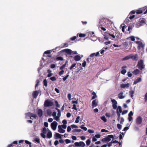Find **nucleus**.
Here are the masks:
<instances>
[{
	"mask_svg": "<svg viewBox=\"0 0 147 147\" xmlns=\"http://www.w3.org/2000/svg\"><path fill=\"white\" fill-rule=\"evenodd\" d=\"M109 36L112 37V39L113 40H114L115 38V36L114 35V34H110V32L109 31L106 32L104 33V38L107 40L109 39Z\"/></svg>",
	"mask_w": 147,
	"mask_h": 147,
	"instance_id": "obj_1",
	"label": "nucleus"
},
{
	"mask_svg": "<svg viewBox=\"0 0 147 147\" xmlns=\"http://www.w3.org/2000/svg\"><path fill=\"white\" fill-rule=\"evenodd\" d=\"M136 44H138L137 48L138 50H140L141 48H142L143 50L144 49V47L145 45L144 43H143L142 41L141 40L140 41H136Z\"/></svg>",
	"mask_w": 147,
	"mask_h": 147,
	"instance_id": "obj_2",
	"label": "nucleus"
},
{
	"mask_svg": "<svg viewBox=\"0 0 147 147\" xmlns=\"http://www.w3.org/2000/svg\"><path fill=\"white\" fill-rule=\"evenodd\" d=\"M144 11H145L144 13V14H146L147 13V7H145L139 9L136 11V13L137 14H140L142 13Z\"/></svg>",
	"mask_w": 147,
	"mask_h": 147,
	"instance_id": "obj_3",
	"label": "nucleus"
},
{
	"mask_svg": "<svg viewBox=\"0 0 147 147\" xmlns=\"http://www.w3.org/2000/svg\"><path fill=\"white\" fill-rule=\"evenodd\" d=\"M107 21V20L105 19H100L99 21V26H104L105 28H106Z\"/></svg>",
	"mask_w": 147,
	"mask_h": 147,
	"instance_id": "obj_4",
	"label": "nucleus"
},
{
	"mask_svg": "<svg viewBox=\"0 0 147 147\" xmlns=\"http://www.w3.org/2000/svg\"><path fill=\"white\" fill-rule=\"evenodd\" d=\"M137 66L140 70H142L144 68L145 65L143 63V60L141 59L138 62Z\"/></svg>",
	"mask_w": 147,
	"mask_h": 147,
	"instance_id": "obj_5",
	"label": "nucleus"
},
{
	"mask_svg": "<svg viewBox=\"0 0 147 147\" xmlns=\"http://www.w3.org/2000/svg\"><path fill=\"white\" fill-rule=\"evenodd\" d=\"M53 102L51 100H46L44 102V105L45 107H51L53 105Z\"/></svg>",
	"mask_w": 147,
	"mask_h": 147,
	"instance_id": "obj_6",
	"label": "nucleus"
},
{
	"mask_svg": "<svg viewBox=\"0 0 147 147\" xmlns=\"http://www.w3.org/2000/svg\"><path fill=\"white\" fill-rule=\"evenodd\" d=\"M85 146V143L81 141L78 142H76L74 143V146L84 147Z\"/></svg>",
	"mask_w": 147,
	"mask_h": 147,
	"instance_id": "obj_7",
	"label": "nucleus"
},
{
	"mask_svg": "<svg viewBox=\"0 0 147 147\" xmlns=\"http://www.w3.org/2000/svg\"><path fill=\"white\" fill-rule=\"evenodd\" d=\"M57 124V123L56 121H54L51 123V128L53 130H56Z\"/></svg>",
	"mask_w": 147,
	"mask_h": 147,
	"instance_id": "obj_8",
	"label": "nucleus"
},
{
	"mask_svg": "<svg viewBox=\"0 0 147 147\" xmlns=\"http://www.w3.org/2000/svg\"><path fill=\"white\" fill-rule=\"evenodd\" d=\"M142 122V118L140 116L138 117L136 119V123L137 125L140 124Z\"/></svg>",
	"mask_w": 147,
	"mask_h": 147,
	"instance_id": "obj_9",
	"label": "nucleus"
},
{
	"mask_svg": "<svg viewBox=\"0 0 147 147\" xmlns=\"http://www.w3.org/2000/svg\"><path fill=\"white\" fill-rule=\"evenodd\" d=\"M111 101L112 103V107L114 109H116L117 108V101L115 99H112L111 100Z\"/></svg>",
	"mask_w": 147,
	"mask_h": 147,
	"instance_id": "obj_10",
	"label": "nucleus"
},
{
	"mask_svg": "<svg viewBox=\"0 0 147 147\" xmlns=\"http://www.w3.org/2000/svg\"><path fill=\"white\" fill-rule=\"evenodd\" d=\"M42 60H41L40 61V67H38V72L44 66L43 65V63L45 62V60L43 58H42Z\"/></svg>",
	"mask_w": 147,
	"mask_h": 147,
	"instance_id": "obj_11",
	"label": "nucleus"
},
{
	"mask_svg": "<svg viewBox=\"0 0 147 147\" xmlns=\"http://www.w3.org/2000/svg\"><path fill=\"white\" fill-rule=\"evenodd\" d=\"M130 58L133 60L137 61L138 59V55L137 54H136L134 55H130Z\"/></svg>",
	"mask_w": 147,
	"mask_h": 147,
	"instance_id": "obj_12",
	"label": "nucleus"
},
{
	"mask_svg": "<svg viewBox=\"0 0 147 147\" xmlns=\"http://www.w3.org/2000/svg\"><path fill=\"white\" fill-rule=\"evenodd\" d=\"M61 136H63V135L57 133H55V134L54 135V138L55 139H57L59 138H61Z\"/></svg>",
	"mask_w": 147,
	"mask_h": 147,
	"instance_id": "obj_13",
	"label": "nucleus"
},
{
	"mask_svg": "<svg viewBox=\"0 0 147 147\" xmlns=\"http://www.w3.org/2000/svg\"><path fill=\"white\" fill-rule=\"evenodd\" d=\"M38 93L39 92L37 91H35L33 92L32 94L33 97L34 98H36L38 94Z\"/></svg>",
	"mask_w": 147,
	"mask_h": 147,
	"instance_id": "obj_14",
	"label": "nucleus"
},
{
	"mask_svg": "<svg viewBox=\"0 0 147 147\" xmlns=\"http://www.w3.org/2000/svg\"><path fill=\"white\" fill-rule=\"evenodd\" d=\"M64 51L68 54L71 55L72 54V51L69 49H65L64 50Z\"/></svg>",
	"mask_w": 147,
	"mask_h": 147,
	"instance_id": "obj_15",
	"label": "nucleus"
},
{
	"mask_svg": "<svg viewBox=\"0 0 147 147\" xmlns=\"http://www.w3.org/2000/svg\"><path fill=\"white\" fill-rule=\"evenodd\" d=\"M107 142H109L111 140V138H114V136L112 135H109L105 137Z\"/></svg>",
	"mask_w": 147,
	"mask_h": 147,
	"instance_id": "obj_16",
	"label": "nucleus"
},
{
	"mask_svg": "<svg viewBox=\"0 0 147 147\" xmlns=\"http://www.w3.org/2000/svg\"><path fill=\"white\" fill-rule=\"evenodd\" d=\"M98 102V100L95 99L92 101V108L93 107H96L97 105V102Z\"/></svg>",
	"mask_w": 147,
	"mask_h": 147,
	"instance_id": "obj_17",
	"label": "nucleus"
},
{
	"mask_svg": "<svg viewBox=\"0 0 147 147\" xmlns=\"http://www.w3.org/2000/svg\"><path fill=\"white\" fill-rule=\"evenodd\" d=\"M42 111L41 109H39L38 110V115L39 117H41L42 115Z\"/></svg>",
	"mask_w": 147,
	"mask_h": 147,
	"instance_id": "obj_18",
	"label": "nucleus"
},
{
	"mask_svg": "<svg viewBox=\"0 0 147 147\" xmlns=\"http://www.w3.org/2000/svg\"><path fill=\"white\" fill-rule=\"evenodd\" d=\"M141 78H139L135 80L134 82V84H136L137 83L140 82L141 81Z\"/></svg>",
	"mask_w": 147,
	"mask_h": 147,
	"instance_id": "obj_19",
	"label": "nucleus"
},
{
	"mask_svg": "<svg viewBox=\"0 0 147 147\" xmlns=\"http://www.w3.org/2000/svg\"><path fill=\"white\" fill-rule=\"evenodd\" d=\"M74 59L75 61H78L81 59V57L79 55H76L74 57Z\"/></svg>",
	"mask_w": 147,
	"mask_h": 147,
	"instance_id": "obj_20",
	"label": "nucleus"
},
{
	"mask_svg": "<svg viewBox=\"0 0 147 147\" xmlns=\"http://www.w3.org/2000/svg\"><path fill=\"white\" fill-rule=\"evenodd\" d=\"M129 86V84H123L121 85V88H128Z\"/></svg>",
	"mask_w": 147,
	"mask_h": 147,
	"instance_id": "obj_21",
	"label": "nucleus"
},
{
	"mask_svg": "<svg viewBox=\"0 0 147 147\" xmlns=\"http://www.w3.org/2000/svg\"><path fill=\"white\" fill-rule=\"evenodd\" d=\"M47 138H50L52 137V133L51 131L49 130L47 133Z\"/></svg>",
	"mask_w": 147,
	"mask_h": 147,
	"instance_id": "obj_22",
	"label": "nucleus"
},
{
	"mask_svg": "<svg viewBox=\"0 0 147 147\" xmlns=\"http://www.w3.org/2000/svg\"><path fill=\"white\" fill-rule=\"evenodd\" d=\"M123 93L122 92H120L118 94V96L120 99H123L124 98V96H123Z\"/></svg>",
	"mask_w": 147,
	"mask_h": 147,
	"instance_id": "obj_23",
	"label": "nucleus"
},
{
	"mask_svg": "<svg viewBox=\"0 0 147 147\" xmlns=\"http://www.w3.org/2000/svg\"><path fill=\"white\" fill-rule=\"evenodd\" d=\"M47 114L48 116H51L52 115V112L50 109H48L47 111Z\"/></svg>",
	"mask_w": 147,
	"mask_h": 147,
	"instance_id": "obj_24",
	"label": "nucleus"
},
{
	"mask_svg": "<svg viewBox=\"0 0 147 147\" xmlns=\"http://www.w3.org/2000/svg\"><path fill=\"white\" fill-rule=\"evenodd\" d=\"M139 73L140 71L138 69H136V70H134L133 72V73L136 75L139 74Z\"/></svg>",
	"mask_w": 147,
	"mask_h": 147,
	"instance_id": "obj_25",
	"label": "nucleus"
},
{
	"mask_svg": "<svg viewBox=\"0 0 147 147\" xmlns=\"http://www.w3.org/2000/svg\"><path fill=\"white\" fill-rule=\"evenodd\" d=\"M32 117H33L34 119H36L37 117V115L35 114L31 113L30 118L32 119Z\"/></svg>",
	"mask_w": 147,
	"mask_h": 147,
	"instance_id": "obj_26",
	"label": "nucleus"
},
{
	"mask_svg": "<svg viewBox=\"0 0 147 147\" xmlns=\"http://www.w3.org/2000/svg\"><path fill=\"white\" fill-rule=\"evenodd\" d=\"M30 115L31 113L28 112L26 113L25 114V115H26L25 118H26L27 119L28 118V117H30Z\"/></svg>",
	"mask_w": 147,
	"mask_h": 147,
	"instance_id": "obj_27",
	"label": "nucleus"
},
{
	"mask_svg": "<svg viewBox=\"0 0 147 147\" xmlns=\"http://www.w3.org/2000/svg\"><path fill=\"white\" fill-rule=\"evenodd\" d=\"M55 109L58 112L57 113V116L60 117L61 115V112L60 110L57 108H55Z\"/></svg>",
	"mask_w": 147,
	"mask_h": 147,
	"instance_id": "obj_28",
	"label": "nucleus"
},
{
	"mask_svg": "<svg viewBox=\"0 0 147 147\" xmlns=\"http://www.w3.org/2000/svg\"><path fill=\"white\" fill-rule=\"evenodd\" d=\"M89 57L87 59V61L89 63L91 61V57H92V54H91L89 56Z\"/></svg>",
	"mask_w": 147,
	"mask_h": 147,
	"instance_id": "obj_29",
	"label": "nucleus"
},
{
	"mask_svg": "<svg viewBox=\"0 0 147 147\" xmlns=\"http://www.w3.org/2000/svg\"><path fill=\"white\" fill-rule=\"evenodd\" d=\"M131 59L130 58V55H129L125 57L124 58H123V60H128L129 59Z\"/></svg>",
	"mask_w": 147,
	"mask_h": 147,
	"instance_id": "obj_30",
	"label": "nucleus"
},
{
	"mask_svg": "<svg viewBox=\"0 0 147 147\" xmlns=\"http://www.w3.org/2000/svg\"><path fill=\"white\" fill-rule=\"evenodd\" d=\"M86 36H88L89 38H91L92 36V35L90 32H87L86 34Z\"/></svg>",
	"mask_w": 147,
	"mask_h": 147,
	"instance_id": "obj_31",
	"label": "nucleus"
},
{
	"mask_svg": "<svg viewBox=\"0 0 147 147\" xmlns=\"http://www.w3.org/2000/svg\"><path fill=\"white\" fill-rule=\"evenodd\" d=\"M78 35H79V36L80 37H84L86 36V34H82V33H80V34L78 33L77 34V36H78Z\"/></svg>",
	"mask_w": 147,
	"mask_h": 147,
	"instance_id": "obj_32",
	"label": "nucleus"
},
{
	"mask_svg": "<svg viewBox=\"0 0 147 147\" xmlns=\"http://www.w3.org/2000/svg\"><path fill=\"white\" fill-rule=\"evenodd\" d=\"M51 51H52V50H48V51H45L44 52V54L43 55V57H45L44 54H50Z\"/></svg>",
	"mask_w": 147,
	"mask_h": 147,
	"instance_id": "obj_33",
	"label": "nucleus"
},
{
	"mask_svg": "<svg viewBox=\"0 0 147 147\" xmlns=\"http://www.w3.org/2000/svg\"><path fill=\"white\" fill-rule=\"evenodd\" d=\"M43 83V84L45 86L47 87V82L46 79H45L44 80Z\"/></svg>",
	"mask_w": 147,
	"mask_h": 147,
	"instance_id": "obj_34",
	"label": "nucleus"
},
{
	"mask_svg": "<svg viewBox=\"0 0 147 147\" xmlns=\"http://www.w3.org/2000/svg\"><path fill=\"white\" fill-rule=\"evenodd\" d=\"M80 127L82 129H83L84 131H86L87 130V128L84 126V125H82L80 126Z\"/></svg>",
	"mask_w": 147,
	"mask_h": 147,
	"instance_id": "obj_35",
	"label": "nucleus"
},
{
	"mask_svg": "<svg viewBox=\"0 0 147 147\" xmlns=\"http://www.w3.org/2000/svg\"><path fill=\"white\" fill-rule=\"evenodd\" d=\"M92 99H94L95 98L97 97V96L96 94L94 92H92Z\"/></svg>",
	"mask_w": 147,
	"mask_h": 147,
	"instance_id": "obj_36",
	"label": "nucleus"
},
{
	"mask_svg": "<svg viewBox=\"0 0 147 147\" xmlns=\"http://www.w3.org/2000/svg\"><path fill=\"white\" fill-rule=\"evenodd\" d=\"M100 118L104 122H106L107 121V120L105 116H102Z\"/></svg>",
	"mask_w": 147,
	"mask_h": 147,
	"instance_id": "obj_37",
	"label": "nucleus"
},
{
	"mask_svg": "<svg viewBox=\"0 0 147 147\" xmlns=\"http://www.w3.org/2000/svg\"><path fill=\"white\" fill-rule=\"evenodd\" d=\"M67 62V61H66L65 62V64L63 65H62L60 67V69L61 70H63L64 67H65V65H66V63Z\"/></svg>",
	"mask_w": 147,
	"mask_h": 147,
	"instance_id": "obj_38",
	"label": "nucleus"
},
{
	"mask_svg": "<svg viewBox=\"0 0 147 147\" xmlns=\"http://www.w3.org/2000/svg\"><path fill=\"white\" fill-rule=\"evenodd\" d=\"M47 133V130L46 129L45 127H44L43 128L42 130V133L44 134H46Z\"/></svg>",
	"mask_w": 147,
	"mask_h": 147,
	"instance_id": "obj_39",
	"label": "nucleus"
},
{
	"mask_svg": "<svg viewBox=\"0 0 147 147\" xmlns=\"http://www.w3.org/2000/svg\"><path fill=\"white\" fill-rule=\"evenodd\" d=\"M119 110V113H121L122 112V108L121 106H119L118 107L117 111H118Z\"/></svg>",
	"mask_w": 147,
	"mask_h": 147,
	"instance_id": "obj_40",
	"label": "nucleus"
},
{
	"mask_svg": "<svg viewBox=\"0 0 147 147\" xmlns=\"http://www.w3.org/2000/svg\"><path fill=\"white\" fill-rule=\"evenodd\" d=\"M139 22L141 24H144L145 23L144 20L143 19H140L139 20Z\"/></svg>",
	"mask_w": 147,
	"mask_h": 147,
	"instance_id": "obj_41",
	"label": "nucleus"
},
{
	"mask_svg": "<svg viewBox=\"0 0 147 147\" xmlns=\"http://www.w3.org/2000/svg\"><path fill=\"white\" fill-rule=\"evenodd\" d=\"M60 117L58 116H56L53 117L54 119L55 120L57 121H58L59 119V118Z\"/></svg>",
	"mask_w": 147,
	"mask_h": 147,
	"instance_id": "obj_42",
	"label": "nucleus"
},
{
	"mask_svg": "<svg viewBox=\"0 0 147 147\" xmlns=\"http://www.w3.org/2000/svg\"><path fill=\"white\" fill-rule=\"evenodd\" d=\"M50 79L53 81H55L56 80V79L55 76L52 77L50 78Z\"/></svg>",
	"mask_w": 147,
	"mask_h": 147,
	"instance_id": "obj_43",
	"label": "nucleus"
},
{
	"mask_svg": "<svg viewBox=\"0 0 147 147\" xmlns=\"http://www.w3.org/2000/svg\"><path fill=\"white\" fill-rule=\"evenodd\" d=\"M58 131L60 133H63L65 132V130L62 129L60 130H58Z\"/></svg>",
	"mask_w": 147,
	"mask_h": 147,
	"instance_id": "obj_44",
	"label": "nucleus"
},
{
	"mask_svg": "<svg viewBox=\"0 0 147 147\" xmlns=\"http://www.w3.org/2000/svg\"><path fill=\"white\" fill-rule=\"evenodd\" d=\"M134 91L133 90H131L129 91V94H130V95L131 97H132L133 96V95L134 94Z\"/></svg>",
	"mask_w": 147,
	"mask_h": 147,
	"instance_id": "obj_45",
	"label": "nucleus"
},
{
	"mask_svg": "<svg viewBox=\"0 0 147 147\" xmlns=\"http://www.w3.org/2000/svg\"><path fill=\"white\" fill-rule=\"evenodd\" d=\"M90 143L91 141L89 139L87 140L86 141V143L87 146L89 145L90 144Z\"/></svg>",
	"mask_w": 147,
	"mask_h": 147,
	"instance_id": "obj_46",
	"label": "nucleus"
},
{
	"mask_svg": "<svg viewBox=\"0 0 147 147\" xmlns=\"http://www.w3.org/2000/svg\"><path fill=\"white\" fill-rule=\"evenodd\" d=\"M99 52H97L96 53H93L92 56H97L99 55Z\"/></svg>",
	"mask_w": 147,
	"mask_h": 147,
	"instance_id": "obj_47",
	"label": "nucleus"
},
{
	"mask_svg": "<svg viewBox=\"0 0 147 147\" xmlns=\"http://www.w3.org/2000/svg\"><path fill=\"white\" fill-rule=\"evenodd\" d=\"M76 63H74L69 68V69L70 70H72V69L76 65Z\"/></svg>",
	"mask_w": 147,
	"mask_h": 147,
	"instance_id": "obj_48",
	"label": "nucleus"
},
{
	"mask_svg": "<svg viewBox=\"0 0 147 147\" xmlns=\"http://www.w3.org/2000/svg\"><path fill=\"white\" fill-rule=\"evenodd\" d=\"M65 142L66 144H68L70 143L71 142V141L70 140L68 139H66L65 140Z\"/></svg>",
	"mask_w": 147,
	"mask_h": 147,
	"instance_id": "obj_49",
	"label": "nucleus"
},
{
	"mask_svg": "<svg viewBox=\"0 0 147 147\" xmlns=\"http://www.w3.org/2000/svg\"><path fill=\"white\" fill-rule=\"evenodd\" d=\"M56 59L58 60L62 61L63 60V57H57Z\"/></svg>",
	"mask_w": 147,
	"mask_h": 147,
	"instance_id": "obj_50",
	"label": "nucleus"
},
{
	"mask_svg": "<svg viewBox=\"0 0 147 147\" xmlns=\"http://www.w3.org/2000/svg\"><path fill=\"white\" fill-rule=\"evenodd\" d=\"M122 127V125L119 124H117V127L118 129H121Z\"/></svg>",
	"mask_w": 147,
	"mask_h": 147,
	"instance_id": "obj_51",
	"label": "nucleus"
},
{
	"mask_svg": "<svg viewBox=\"0 0 147 147\" xmlns=\"http://www.w3.org/2000/svg\"><path fill=\"white\" fill-rule=\"evenodd\" d=\"M126 72V70L125 69H122L121 72V73L123 74H125Z\"/></svg>",
	"mask_w": 147,
	"mask_h": 147,
	"instance_id": "obj_52",
	"label": "nucleus"
},
{
	"mask_svg": "<svg viewBox=\"0 0 147 147\" xmlns=\"http://www.w3.org/2000/svg\"><path fill=\"white\" fill-rule=\"evenodd\" d=\"M124 121V118L123 117H121V121H120V123L121 124H123V122Z\"/></svg>",
	"mask_w": 147,
	"mask_h": 147,
	"instance_id": "obj_53",
	"label": "nucleus"
},
{
	"mask_svg": "<svg viewBox=\"0 0 147 147\" xmlns=\"http://www.w3.org/2000/svg\"><path fill=\"white\" fill-rule=\"evenodd\" d=\"M55 104L56 106L57 107H59V105L58 104V101L57 100H55Z\"/></svg>",
	"mask_w": 147,
	"mask_h": 147,
	"instance_id": "obj_54",
	"label": "nucleus"
},
{
	"mask_svg": "<svg viewBox=\"0 0 147 147\" xmlns=\"http://www.w3.org/2000/svg\"><path fill=\"white\" fill-rule=\"evenodd\" d=\"M40 82V81L38 80H37L36 81V84L35 85V88H36V87L38 86V84Z\"/></svg>",
	"mask_w": 147,
	"mask_h": 147,
	"instance_id": "obj_55",
	"label": "nucleus"
},
{
	"mask_svg": "<svg viewBox=\"0 0 147 147\" xmlns=\"http://www.w3.org/2000/svg\"><path fill=\"white\" fill-rule=\"evenodd\" d=\"M128 112V110H125L123 111L122 113V115H124V114H126Z\"/></svg>",
	"mask_w": 147,
	"mask_h": 147,
	"instance_id": "obj_56",
	"label": "nucleus"
},
{
	"mask_svg": "<svg viewBox=\"0 0 147 147\" xmlns=\"http://www.w3.org/2000/svg\"><path fill=\"white\" fill-rule=\"evenodd\" d=\"M71 127L72 128H78V126L75 125H71Z\"/></svg>",
	"mask_w": 147,
	"mask_h": 147,
	"instance_id": "obj_57",
	"label": "nucleus"
},
{
	"mask_svg": "<svg viewBox=\"0 0 147 147\" xmlns=\"http://www.w3.org/2000/svg\"><path fill=\"white\" fill-rule=\"evenodd\" d=\"M130 16L129 17V18L130 20H132L135 17V15H130Z\"/></svg>",
	"mask_w": 147,
	"mask_h": 147,
	"instance_id": "obj_58",
	"label": "nucleus"
},
{
	"mask_svg": "<svg viewBox=\"0 0 147 147\" xmlns=\"http://www.w3.org/2000/svg\"><path fill=\"white\" fill-rule=\"evenodd\" d=\"M76 38H77L76 36H73L72 37H71L70 38V39L71 40H75Z\"/></svg>",
	"mask_w": 147,
	"mask_h": 147,
	"instance_id": "obj_59",
	"label": "nucleus"
},
{
	"mask_svg": "<svg viewBox=\"0 0 147 147\" xmlns=\"http://www.w3.org/2000/svg\"><path fill=\"white\" fill-rule=\"evenodd\" d=\"M136 12V11L134 10H132L129 13V15H131L133 14H134Z\"/></svg>",
	"mask_w": 147,
	"mask_h": 147,
	"instance_id": "obj_60",
	"label": "nucleus"
},
{
	"mask_svg": "<svg viewBox=\"0 0 147 147\" xmlns=\"http://www.w3.org/2000/svg\"><path fill=\"white\" fill-rule=\"evenodd\" d=\"M71 129L69 126H68L67 129V131L68 132H69L71 130Z\"/></svg>",
	"mask_w": 147,
	"mask_h": 147,
	"instance_id": "obj_61",
	"label": "nucleus"
},
{
	"mask_svg": "<svg viewBox=\"0 0 147 147\" xmlns=\"http://www.w3.org/2000/svg\"><path fill=\"white\" fill-rule=\"evenodd\" d=\"M101 141L104 142H107V139L106 137L102 139L101 140Z\"/></svg>",
	"mask_w": 147,
	"mask_h": 147,
	"instance_id": "obj_62",
	"label": "nucleus"
},
{
	"mask_svg": "<svg viewBox=\"0 0 147 147\" xmlns=\"http://www.w3.org/2000/svg\"><path fill=\"white\" fill-rule=\"evenodd\" d=\"M64 71L63 70H61L59 73V76H61L63 74Z\"/></svg>",
	"mask_w": 147,
	"mask_h": 147,
	"instance_id": "obj_63",
	"label": "nucleus"
},
{
	"mask_svg": "<svg viewBox=\"0 0 147 147\" xmlns=\"http://www.w3.org/2000/svg\"><path fill=\"white\" fill-rule=\"evenodd\" d=\"M123 45L124 46H127L128 45V42H125L123 43Z\"/></svg>",
	"mask_w": 147,
	"mask_h": 147,
	"instance_id": "obj_64",
	"label": "nucleus"
}]
</instances>
